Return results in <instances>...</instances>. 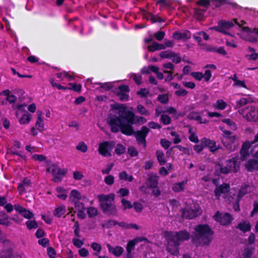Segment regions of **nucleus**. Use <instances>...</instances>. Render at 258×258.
Segmentation results:
<instances>
[{
  "mask_svg": "<svg viewBox=\"0 0 258 258\" xmlns=\"http://www.w3.org/2000/svg\"><path fill=\"white\" fill-rule=\"evenodd\" d=\"M135 114L131 111H124L118 116L114 115L110 117L108 121L112 133H121L127 136L133 135L134 130L133 125L134 124Z\"/></svg>",
  "mask_w": 258,
  "mask_h": 258,
  "instance_id": "nucleus-1",
  "label": "nucleus"
},
{
  "mask_svg": "<svg viewBox=\"0 0 258 258\" xmlns=\"http://www.w3.org/2000/svg\"><path fill=\"white\" fill-rule=\"evenodd\" d=\"M164 237L166 242V251L171 255L178 256L179 255L180 242L188 240L190 233L185 230L179 231H166Z\"/></svg>",
  "mask_w": 258,
  "mask_h": 258,
  "instance_id": "nucleus-2",
  "label": "nucleus"
},
{
  "mask_svg": "<svg viewBox=\"0 0 258 258\" xmlns=\"http://www.w3.org/2000/svg\"><path fill=\"white\" fill-rule=\"evenodd\" d=\"M97 199L100 203V207L104 215L108 217H113L117 215L118 211L114 202V194H100L97 196Z\"/></svg>",
  "mask_w": 258,
  "mask_h": 258,
  "instance_id": "nucleus-3",
  "label": "nucleus"
},
{
  "mask_svg": "<svg viewBox=\"0 0 258 258\" xmlns=\"http://www.w3.org/2000/svg\"><path fill=\"white\" fill-rule=\"evenodd\" d=\"M195 237L198 240H201L200 244L202 246L209 245L213 238L214 231L207 224H199L196 226Z\"/></svg>",
  "mask_w": 258,
  "mask_h": 258,
  "instance_id": "nucleus-4",
  "label": "nucleus"
},
{
  "mask_svg": "<svg viewBox=\"0 0 258 258\" xmlns=\"http://www.w3.org/2000/svg\"><path fill=\"white\" fill-rule=\"evenodd\" d=\"M240 164L236 157H232L226 160V166H223L219 164L216 166V169L219 170L221 173L227 174L231 172L236 173L239 170Z\"/></svg>",
  "mask_w": 258,
  "mask_h": 258,
  "instance_id": "nucleus-5",
  "label": "nucleus"
},
{
  "mask_svg": "<svg viewBox=\"0 0 258 258\" xmlns=\"http://www.w3.org/2000/svg\"><path fill=\"white\" fill-rule=\"evenodd\" d=\"M150 132V129L146 125L142 126L140 130L135 131L133 135L136 138L139 145H142L144 148L147 147L146 137Z\"/></svg>",
  "mask_w": 258,
  "mask_h": 258,
  "instance_id": "nucleus-6",
  "label": "nucleus"
},
{
  "mask_svg": "<svg viewBox=\"0 0 258 258\" xmlns=\"http://www.w3.org/2000/svg\"><path fill=\"white\" fill-rule=\"evenodd\" d=\"M47 172H51L53 176V181L55 182H60L62 177L66 174L67 170L60 169L55 164H52L47 169Z\"/></svg>",
  "mask_w": 258,
  "mask_h": 258,
  "instance_id": "nucleus-7",
  "label": "nucleus"
},
{
  "mask_svg": "<svg viewBox=\"0 0 258 258\" xmlns=\"http://www.w3.org/2000/svg\"><path fill=\"white\" fill-rule=\"evenodd\" d=\"M213 218L224 226L230 224L233 220L232 216L229 213H225L224 214H222L219 211H217L215 213Z\"/></svg>",
  "mask_w": 258,
  "mask_h": 258,
  "instance_id": "nucleus-8",
  "label": "nucleus"
},
{
  "mask_svg": "<svg viewBox=\"0 0 258 258\" xmlns=\"http://www.w3.org/2000/svg\"><path fill=\"white\" fill-rule=\"evenodd\" d=\"M130 91V89L127 85H121L116 88L115 94L119 97L120 101H128L129 95L127 93H129Z\"/></svg>",
  "mask_w": 258,
  "mask_h": 258,
  "instance_id": "nucleus-9",
  "label": "nucleus"
},
{
  "mask_svg": "<svg viewBox=\"0 0 258 258\" xmlns=\"http://www.w3.org/2000/svg\"><path fill=\"white\" fill-rule=\"evenodd\" d=\"M181 216L186 219H192L198 217L201 212L199 209L185 208L181 210Z\"/></svg>",
  "mask_w": 258,
  "mask_h": 258,
  "instance_id": "nucleus-10",
  "label": "nucleus"
},
{
  "mask_svg": "<svg viewBox=\"0 0 258 258\" xmlns=\"http://www.w3.org/2000/svg\"><path fill=\"white\" fill-rule=\"evenodd\" d=\"M113 148L112 144L109 142L106 141L101 143L99 145V153L104 157H110L111 154L110 151Z\"/></svg>",
  "mask_w": 258,
  "mask_h": 258,
  "instance_id": "nucleus-11",
  "label": "nucleus"
},
{
  "mask_svg": "<svg viewBox=\"0 0 258 258\" xmlns=\"http://www.w3.org/2000/svg\"><path fill=\"white\" fill-rule=\"evenodd\" d=\"M248 109V111L246 114V119L250 121H258V109L253 106H250Z\"/></svg>",
  "mask_w": 258,
  "mask_h": 258,
  "instance_id": "nucleus-12",
  "label": "nucleus"
},
{
  "mask_svg": "<svg viewBox=\"0 0 258 258\" xmlns=\"http://www.w3.org/2000/svg\"><path fill=\"white\" fill-rule=\"evenodd\" d=\"M202 144L205 147H208L211 152H214L219 149V148L217 146L215 141L206 138H203Z\"/></svg>",
  "mask_w": 258,
  "mask_h": 258,
  "instance_id": "nucleus-13",
  "label": "nucleus"
},
{
  "mask_svg": "<svg viewBox=\"0 0 258 258\" xmlns=\"http://www.w3.org/2000/svg\"><path fill=\"white\" fill-rule=\"evenodd\" d=\"M172 37L176 40H186L190 38V32L188 30H185L183 32L175 31L173 33Z\"/></svg>",
  "mask_w": 258,
  "mask_h": 258,
  "instance_id": "nucleus-14",
  "label": "nucleus"
},
{
  "mask_svg": "<svg viewBox=\"0 0 258 258\" xmlns=\"http://www.w3.org/2000/svg\"><path fill=\"white\" fill-rule=\"evenodd\" d=\"M230 185L225 183L218 187H216L214 190V193L216 197H219L221 194H227L229 191Z\"/></svg>",
  "mask_w": 258,
  "mask_h": 258,
  "instance_id": "nucleus-15",
  "label": "nucleus"
},
{
  "mask_svg": "<svg viewBox=\"0 0 258 258\" xmlns=\"http://www.w3.org/2000/svg\"><path fill=\"white\" fill-rule=\"evenodd\" d=\"M245 167L247 171L249 172L258 170V161L253 159L248 160L246 162Z\"/></svg>",
  "mask_w": 258,
  "mask_h": 258,
  "instance_id": "nucleus-16",
  "label": "nucleus"
},
{
  "mask_svg": "<svg viewBox=\"0 0 258 258\" xmlns=\"http://www.w3.org/2000/svg\"><path fill=\"white\" fill-rule=\"evenodd\" d=\"M251 225L248 221H243L239 222L236 226V228L240 230L243 233H246L251 230Z\"/></svg>",
  "mask_w": 258,
  "mask_h": 258,
  "instance_id": "nucleus-17",
  "label": "nucleus"
},
{
  "mask_svg": "<svg viewBox=\"0 0 258 258\" xmlns=\"http://www.w3.org/2000/svg\"><path fill=\"white\" fill-rule=\"evenodd\" d=\"M107 247L109 252L112 253L117 257L120 256L124 251V249L121 246H116L114 247H112L109 244H108Z\"/></svg>",
  "mask_w": 258,
  "mask_h": 258,
  "instance_id": "nucleus-18",
  "label": "nucleus"
},
{
  "mask_svg": "<svg viewBox=\"0 0 258 258\" xmlns=\"http://www.w3.org/2000/svg\"><path fill=\"white\" fill-rule=\"evenodd\" d=\"M37 119L36 122V126L40 132H42L44 130V125L43 123L42 113L40 111H37Z\"/></svg>",
  "mask_w": 258,
  "mask_h": 258,
  "instance_id": "nucleus-19",
  "label": "nucleus"
},
{
  "mask_svg": "<svg viewBox=\"0 0 258 258\" xmlns=\"http://www.w3.org/2000/svg\"><path fill=\"white\" fill-rule=\"evenodd\" d=\"M234 24L231 21H225L224 20H220L218 23V28L222 29H229L234 26Z\"/></svg>",
  "mask_w": 258,
  "mask_h": 258,
  "instance_id": "nucleus-20",
  "label": "nucleus"
},
{
  "mask_svg": "<svg viewBox=\"0 0 258 258\" xmlns=\"http://www.w3.org/2000/svg\"><path fill=\"white\" fill-rule=\"evenodd\" d=\"M148 51L154 52L156 50L164 49L165 47L163 44H159L156 42H154L152 45L147 46Z\"/></svg>",
  "mask_w": 258,
  "mask_h": 258,
  "instance_id": "nucleus-21",
  "label": "nucleus"
},
{
  "mask_svg": "<svg viewBox=\"0 0 258 258\" xmlns=\"http://www.w3.org/2000/svg\"><path fill=\"white\" fill-rule=\"evenodd\" d=\"M66 207L63 205H61L59 207L55 209L53 215L58 218L61 217L66 212Z\"/></svg>",
  "mask_w": 258,
  "mask_h": 258,
  "instance_id": "nucleus-22",
  "label": "nucleus"
},
{
  "mask_svg": "<svg viewBox=\"0 0 258 258\" xmlns=\"http://www.w3.org/2000/svg\"><path fill=\"white\" fill-rule=\"evenodd\" d=\"M158 183V180L156 177L150 176L147 179V185L150 188L157 187Z\"/></svg>",
  "mask_w": 258,
  "mask_h": 258,
  "instance_id": "nucleus-23",
  "label": "nucleus"
},
{
  "mask_svg": "<svg viewBox=\"0 0 258 258\" xmlns=\"http://www.w3.org/2000/svg\"><path fill=\"white\" fill-rule=\"evenodd\" d=\"M188 118L190 120H195L199 122L200 123H202V118L197 112L192 111L190 112L188 116Z\"/></svg>",
  "mask_w": 258,
  "mask_h": 258,
  "instance_id": "nucleus-24",
  "label": "nucleus"
},
{
  "mask_svg": "<svg viewBox=\"0 0 258 258\" xmlns=\"http://www.w3.org/2000/svg\"><path fill=\"white\" fill-rule=\"evenodd\" d=\"M186 183V182L184 181L174 183L172 185V190L176 192H180L184 189Z\"/></svg>",
  "mask_w": 258,
  "mask_h": 258,
  "instance_id": "nucleus-25",
  "label": "nucleus"
},
{
  "mask_svg": "<svg viewBox=\"0 0 258 258\" xmlns=\"http://www.w3.org/2000/svg\"><path fill=\"white\" fill-rule=\"evenodd\" d=\"M251 102V99L250 98H241L236 101V106L237 108H240L242 106L245 105Z\"/></svg>",
  "mask_w": 258,
  "mask_h": 258,
  "instance_id": "nucleus-26",
  "label": "nucleus"
},
{
  "mask_svg": "<svg viewBox=\"0 0 258 258\" xmlns=\"http://www.w3.org/2000/svg\"><path fill=\"white\" fill-rule=\"evenodd\" d=\"M221 131L224 134V137L228 139L229 142L231 143H233L235 140L236 137L234 135H232V133L229 131H227L226 130H222L221 128Z\"/></svg>",
  "mask_w": 258,
  "mask_h": 258,
  "instance_id": "nucleus-27",
  "label": "nucleus"
},
{
  "mask_svg": "<svg viewBox=\"0 0 258 258\" xmlns=\"http://www.w3.org/2000/svg\"><path fill=\"white\" fill-rule=\"evenodd\" d=\"M157 159L160 165H163L165 164L166 160L164 158V154L161 150H157L156 152Z\"/></svg>",
  "mask_w": 258,
  "mask_h": 258,
  "instance_id": "nucleus-28",
  "label": "nucleus"
},
{
  "mask_svg": "<svg viewBox=\"0 0 258 258\" xmlns=\"http://www.w3.org/2000/svg\"><path fill=\"white\" fill-rule=\"evenodd\" d=\"M212 2V6L213 8H218L221 6L226 4H232L228 2V0H211Z\"/></svg>",
  "mask_w": 258,
  "mask_h": 258,
  "instance_id": "nucleus-29",
  "label": "nucleus"
},
{
  "mask_svg": "<svg viewBox=\"0 0 258 258\" xmlns=\"http://www.w3.org/2000/svg\"><path fill=\"white\" fill-rule=\"evenodd\" d=\"M206 10H202L201 9H195L194 12V17L198 20H202L204 18V12H206Z\"/></svg>",
  "mask_w": 258,
  "mask_h": 258,
  "instance_id": "nucleus-30",
  "label": "nucleus"
},
{
  "mask_svg": "<svg viewBox=\"0 0 258 258\" xmlns=\"http://www.w3.org/2000/svg\"><path fill=\"white\" fill-rule=\"evenodd\" d=\"M254 248L246 247L245 248L242 252L241 258H251Z\"/></svg>",
  "mask_w": 258,
  "mask_h": 258,
  "instance_id": "nucleus-31",
  "label": "nucleus"
},
{
  "mask_svg": "<svg viewBox=\"0 0 258 258\" xmlns=\"http://www.w3.org/2000/svg\"><path fill=\"white\" fill-rule=\"evenodd\" d=\"M119 177L120 180L128 181L132 182L133 180V176L131 175H128L125 171L121 172L119 174Z\"/></svg>",
  "mask_w": 258,
  "mask_h": 258,
  "instance_id": "nucleus-32",
  "label": "nucleus"
},
{
  "mask_svg": "<svg viewBox=\"0 0 258 258\" xmlns=\"http://www.w3.org/2000/svg\"><path fill=\"white\" fill-rule=\"evenodd\" d=\"M249 185L246 184H243L239 189L237 197L241 198L248 193V188Z\"/></svg>",
  "mask_w": 258,
  "mask_h": 258,
  "instance_id": "nucleus-33",
  "label": "nucleus"
},
{
  "mask_svg": "<svg viewBox=\"0 0 258 258\" xmlns=\"http://www.w3.org/2000/svg\"><path fill=\"white\" fill-rule=\"evenodd\" d=\"M136 244L134 239L130 240L126 245V253L125 254L133 255L132 251L135 248Z\"/></svg>",
  "mask_w": 258,
  "mask_h": 258,
  "instance_id": "nucleus-34",
  "label": "nucleus"
},
{
  "mask_svg": "<svg viewBox=\"0 0 258 258\" xmlns=\"http://www.w3.org/2000/svg\"><path fill=\"white\" fill-rule=\"evenodd\" d=\"M214 107L217 109L224 110L227 107V103L223 100H218L214 104Z\"/></svg>",
  "mask_w": 258,
  "mask_h": 258,
  "instance_id": "nucleus-35",
  "label": "nucleus"
},
{
  "mask_svg": "<svg viewBox=\"0 0 258 258\" xmlns=\"http://www.w3.org/2000/svg\"><path fill=\"white\" fill-rule=\"evenodd\" d=\"M126 151L125 147L121 144H117L116 146L114 152L117 155L123 154Z\"/></svg>",
  "mask_w": 258,
  "mask_h": 258,
  "instance_id": "nucleus-36",
  "label": "nucleus"
},
{
  "mask_svg": "<svg viewBox=\"0 0 258 258\" xmlns=\"http://www.w3.org/2000/svg\"><path fill=\"white\" fill-rule=\"evenodd\" d=\"M174 55L175 53L171 50L161 51L159 53V56L163 58H171Z\"/></svg>",
  "mask_w": 258,
  "mask_h": 258,
  "instance_id": "nucleus-37",
  "label": "nucleus"
},
{
  "mask_svg": "<svg viewBox=\"0 0 258 258\" xmlns=\"http://www.w3.org/2000/svg\"><path fill=\"white\" fill-rule=\"evenodd\" d=\"M137 112L141 115L149 116L150 113L148 110L142 105L139 104L137 107Z\"/></svg>",
  "mask_w": 258,
  "mask_h": 258,
  "instance_id": "nucleus-38",
  "label": "nucleus"
},
{
  "mask_svg": "<svg viewBox=\"0 0 258 258\" xmlns=\"http://www.w3.org/2000/svg\"><path fill=\"white\" fill-rule=\"evenodd\" d=\"M87 212L88 215V217L91 218L96 216L98 215V211L97 208L93 207H90L88 208Z\"/></svg>",
  "mask_w": 258,
  "mask_h": 258,
  "instance_id": "nucleus-39",
  "label": "nucleus"
},
{
  "mask_svg": "<svg viewBox=\"0 0 258 258\" xmlns=\"http://www.w3.org/2000/svg\"><path fill=\"white\" fill-rule=\"evenodd\" d=\"M31 119V114H24L19 119V123L21 124H28Z\"/></svg>",
  "mask_w": 258,
  "mask_h": 258,
  "instance_id": "nucleus-40",
  "label": "nucleus"
},
{
  "mask_svg": "<svg viewBox=\"0 0 258 258\" xmlns=\"http://www.w3.org/2000/svg\"><path fill=\"white\" fill-rule=\"evenodd\" d=\"M127 153L129 154L131 157H136L139 154V152L136 148L132 146L128 147Z\"/></svg>",
  "mask_w": 258,
  "mask_h": 258,
  "instance_id": "nucleus-41",
  "label": "nucleus"
},
{
  "mask_svg": "<svg viewBox=\"0 0 258 258\" xmlns=\"http://www.w3.org/2000/svg\"><path fill=\"white\" fill-rule=\"evenodd\" d=\"M27 228L29 230L36 229L38 227V223L35 220H28L26 222Z\"/></svg>",
  "mask_w": 258,
  "mask_h": 258,
  "instance_id": "nucleus-42",
  "label": "nucleus"
},
{
  "mask_svg": "<svg viewBox=\"0 0 258 258\" xmlns=\"http://www.w3.org/2000/svg\"><path fill=\"white\" fill-rule=\"evenodd\" d=\"M69 85L71 86L70 90H72L76 92H80L82 90V85L81 84L70 83Z\"/></svg>",
  "mask_w": 258,
  "mask_h": 258,
  "instance_id": "nucleus-43",
  "label": "nucleus"
},
{
  "mask_svg": "<svg viewBox=\"0 0 258 258\" xmlns=\"http://www.w3.org/2000/svg\"><path fill=\"white\" fill-rule=\"evenodd\" d=\"M158 100L162 104H167L169 101L168 96L166 94H160L158 96Z\"/></svg>",
  "mask_w": 258,
  "mask_h": 258,
  "instance_id": "nucleus-44",
  "label": "nucleus"
},
{
  "mask_svg": "<svg viewBox=\"0 0 258 258\" xmlns=\"http://www.w3.org/2000/svg\"><path fill=\"white\" fill-rule=\"evenodd\" d=\"M73 229L74 231L75 236L77 237H81L80 235V228L79 222L78 221H75L74 223V225L73 227Z\"/></svg>",
  "mask_w": 258,
  "mask_h": 258,
  "instance_id": "nucleus-45",
  "label": "nucleus"
},
{
  "mask_svg": "<svg viewBox=\"0 0 258 258\" xmlns=\"http://www.w3.org/2000/svg\"><path fill=\"white\" fill-rule=\"evenodd\" d=\"M150 15L151 16L150 20L152 23H155L157 22L162 23L165 21L162 18L157 15H154L152 14H150Z\"/></svg>",
  "mask_w": 258,
  "mask_h": 258,
  "instance_id": "nucleus-46",
  "label": "nucleus"
},
{
  "mask_svg": "<svg viewBox=\"0 0 258 258\" xmlns=\"http://www.w3.org/2000/svg\"><path fill=\"white\" fill-rule=\"evenodd\" d=\"M222 121L227 124L231 129L236 130V124L230 118H225L222 120Z\"/></svg>",
  "mask_w": 258,
  "mask_h": 258,
  "instance_id": "nucleus-47",
  "label": "nucleus"
},
{
  "mask_svg": "<svg viewBox=\"0 0 258 258\" xmlns=\"http://www.w3.org/2000/svg\"><path fill=\"white\" fill-rule=\"evenodd\" d=\"M160 121L164 125H168L171 123V119L169 116L163 114L161 116Z\"/></svg>",
  "mask_w": 258,
  "mask_h": 258,
  "instance_id": "nucleus-48",
  "label": "nucleus"
},
{
  "mask_svg": "<svg viewBox=\"0 0 258 258\" xmlns=\"http://www.w3.org/2000/svg\"><path fill=\"white\" fill-rule=\"evenodd\" d=\"M76 149L81 151L83 153H85L87 151L88 147L85 143L83 142H81L77 146Z\"/></svg>",
  "mask_w": 258,
  "mask_h": 258,
  "instance_id": "nucleus-49",
  "label": "nucleus"
},
{
  "mask_svg": "<svg viewBox=\"0 0 258 258\" xmlns=\"http://www.w3.org/2000/svg\"><path fill=\"white\" fill-rule=\"evenodd\" d=\"M121 202L122 206H123V209L124 210L127 209H131L133 207V205L132 204L131 202L125 200V199H122Z\"/></svg>",
  "mask_w": 258,
  "mask_h": 258,
  "instance_id": "nucleus-50",
  "label": "nucleus"
},
{
  "mask_svg": "<svg viewBox=\"0 0 258 258\" xmlns=\"http://www.w3.org/2000/svg\"><path fill=\"white\" fill-rule=\"evenodd\" d=\"M96 84L99 85L101 88L103 89L104 90H105L106 91L110 90L112 87V85L110 83H108V82L98 83H97Z\"/></svg>",
  "mask_w": 258,
  "mask_h": 258,
  "instance_id": "nucleus-51",
  "label": "nucleus"
},
{
  "mask_svg": "<svg viewBox=\"0 0 258 258\" xmlns=\"http://www.w3.org/2000/svg\"><path fill=\"white\" fill-rule=\"evenodd\" d=\"M74 203L75 207L78 211L85 210V205L83 203L80 202L79 201H74Z\"/></svg>",
  "mask_w": 258,
  "mask_h": 258,
  "instance_id": "nucleus-52",
  "label": "nucleus"
},
{
  "mask_svg": "<svg viewBox=\"0 0 258 258\" xmlns=\"http://www.w3.org/2000/svg\"><path fill=\"white\" fill-rule=\"evenodd\" d=\"M165 35V33L164 31H159L155 33L154 36L156 40L158 41L162 40Z\"/></svg>",
  "mask_w": 258,
  "mask_h": 258,
  "instance_id": "nucleus-53",
  "label": "nucleus"
},
{
  "mask_svg": "<svg viewBox=\"0 0 258 258\" xmlns=\"http://www.w3.org/2000/svg\"><path fill=\"white\" fill-rule=\"evenodd\" d=\"M114 176L111 175H108L106 176L104 178V182L108 185H111L114 183Z\"/></svg>",
  "mask_w": 258,
  "mask_h": 258,
  "instance_id": "nucleus-54",
  "label": "nucleus"
},
{
  "mask_svg": "<svg viewBox=\"0 0 258 258\" xmlns=\"http://www.w3.org/2000/svg\"><path fill=\"white\" fill-rule=\"evenodd\" d=\"M197 5L207 8L210 5V0H199Z\"/></svg>",
  "mask_w": 258,
  "mask_h": 258,
  "instance_id": "nucleus-55",
  "label": "nucleus"
},
{
  "mask_svg": "<svg viewBox=\"0 0 258 258\" xmlns=\"http://www.w3.org/2000/svg\"><path fill=\"white\" fill-rule=\"evenodd\" d=\"M160 144L165 149H167L171 145V142L166 139H162L160 140Z\"/></svg>",
  "mask_w": 258,
  "mask_h": 258,
  "instance_id": "nucleus-56",
  "label": "nucleus"
},
{
  "mask_svg": "<svg viewBox=\"0 0 258 258\" xmlns=\"http://www.w3.org/2000/svg\"><path fill=\"white\" fill-rule=\"evenodd\" d=\"M47 253L50 258L56 257V251L52 247H48L47 248Z\"/></svg>",
  "mask_w": 258,
  "mask_h": 258,
  "instance_id": "nucleus-57",
  "label": "nucleus"
},
{
  "mask_svg": "<svg viewBox=\"0 0 258 258\" xmlns=\"http://www.w3.org/2000/svg\"><path fill=\"white\" fill-rule=\"evenodd\" d=\"M38 243L43 247H46L49 245V240L47 238H42L38 240Z\"/></svg>",
  "mask_w": 258,
  "mask_h": 258,
  "instance_id": "nucleus-58",
  "label": "nucleus"
},
{
  "mask_svg": "<svg viewBox=\"0 0 258 258\" xmlns=\"http://www.w3.org/2000/svg\"><path fill=\"white\" fill-rule=\"evenodd\" d=\"M133 205L136 212L140 213L142 211L143 209V206L141 203L135 202L134 203Z\"/></svg>",
  "mask_w": 258,
  "mask_h": 258,
  "instance_id": "nucleus-59",
  "label": "nucleus"
},
{
  "mask_svg": "<svg viewBox=\"0 0 258 258\" xmlns=\"http://www.w3.org/2000/svg\"><path fill=\"white\" fill-rule=\"evenodd\" d=\"M202 46H203V49L206 51L215 52L216 51V48L212 45L204 43L202 44Z\"/></svg>",
  "mask_w": 258,
  "mask_h": 258,
  "instance_id": "nucleus-60",
  "label": "nucleus"
},
{
  "mask_svg": "<svg viewBox=\"0 0 258 258\" xmlns=\"http://www.w3.org/2000/svg\"><path fill=\"white\" fill-rule=\"evenodd\" d=\"M73 244L78 248H81L84 244V242L77 238H73L72 239Z\"/></svg>",
  "mask_w": 258,
  "mask_h": 258,
  "instance_id": "nucleus-61",
  "label": "nucleus"
},
{
  "mask_svg": "<svg viewBox=\"0 0 258 258\" xmlns=\"http://www.w3.org/2000/svg\"><path fill=\"white\" fill-rule=\"evenodd\" d=\"M71 196L75 199H76L78 201L81 200L82 196L79 191L77 189H73L71 192Z\"/></svg>",
  "mask_w": 258,
  "mask_h": 258,
  "instance_id": "nucleus-62",
  "label": "nucleus"
},
{
  "mask_svg": "<svg viewBox=\"0 0 258 258\" xmlns=\"http://www.w3.org/2000/svg\"><path fill=\"white\" fill-rule=\"evenodd\" d=\"M149 93V90L146 88H141L137 93V95H140L143 97H146Z\"/></svg>",
  "mask_w": 258,
  "mask_h": 258,
  "instance_id": "nucleus-63",
  "label": "nucleus"
},
{
  "mask_svg": "<svg viewBox=\"0 0 258 258\" xmlns=\"http://www.w3.org/2000/svg\"><path fill=\"white\" fill-rule=\"evenodd\" d=\"M32 158L34 160H37L40 162H42L44 161H45L46 159V157L43 155H40V154H35L32 156Z\"/></svg>",
  "mask_w": 258,
  "mask_h": 258,
  "instance_id": "nucleus-64",
  "label": "nucleus"
}]
</instances>
